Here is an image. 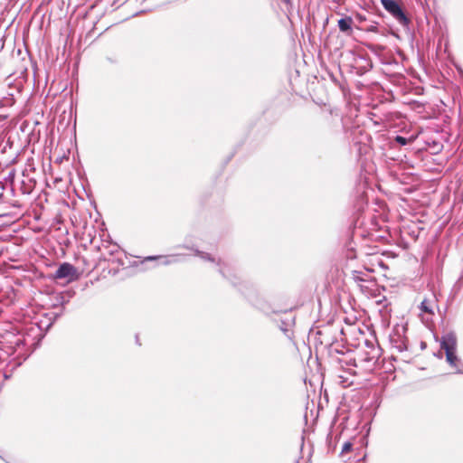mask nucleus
<instances>
[{
  "label": "nucleus",
  "instance_id": "1",
  "mask_svg": "<svg viewBox=\"0 0 463 463\" xmlns=\"http://www.w3.org/2000/svg\"><path fill=\"white\" fill-rule=\"evenodd\" d=\"M343 335V328L335 323L334 316L330 317L327 324L320 329V345H324L323 358L337 369L345 370L348 366H355L350 352L339 343L338 338Z\"/></svg>",
  "mask_w": 463,
  "mask_h": 463
},
{
  "label": "nucleus",
  "instance_id": "7",
  "mask_svg": "<svg viewBox=\"0 0 463 463\" xmlns=\"http://www.w3.org/2000/svg\"><path fill=\"white\" fill-rule=\"evenodd\" d=\"M355 73L359 76H363L373 68V63L370 58L363 55H358L354 59Z\"/></svg>",
  "mask_w": 463,
  "mask_h": 463
},
{
  "label": "nucleus",
  "instance_id": "3",
  "mask_svg": "<svg viewBox=\"0 0 463 463\" xmlns=\"http://www.w3.org/2000/svg\"><path fill=\"white\" fill-rule=\"evenodd\" d=\"M440 348L445 351L447 363L456 369L457 373H463L460 368L461 360L457 355V335L454 331L447 332L441 336Z\"/></svg>",
  "mask_w": 463,
  "mask_h": 463
},
{
  "label": "nucleus",
  "instance_id": "14",
  "mask_svg": "<svg viewBox=\"0 0 463 463\" xmlns=\"http://www.w3.org/2000/svg\"><path fill=\"white\" fill-rule=\"evenodd\" d=\"M361 291L365 293V294H371V291H372V285L371 284H368V283H361L358 285Z\"/></svg>",
  "mask_w": 463,
  "mask_h": 463
},
{
  "label": "nucleus",
  "instance_id": "2",
  "mask_svg": "<svg viewBox=\"0 0 463 463\" xmlns=\"http://www.w3.org/2000/svg\"><path fill=\"white\" fill-rule=\"evenodd\" d=\"M320 128L325 133L341 132L343 128L342 117L336 107L320 103Z\"/></svg>",
  "mask_w": 463,
  "mask_h": 463
},
{
  "label": "nucleus",
  "instance_id": "22",
  "mask_svg": "<svg viewBox=\"0 0 463 463\" xmlns=\"http://www.w3.org/2000/svg\"><path fill=\"white\" fill-rule=\"evenodd\" d=\"M364 460V457L361 458H358L356 463H361V461Z\"/></svg>",
  "mask_w": 463,
  "mask_h": 463
},
{
  "label": "nucleus",
  "instance_id": "21",
  "mask_svg": "<svg viewBox=\"0 0 463 463\" xmlns=\"http://www.w3.org/2000/svg\"><path fill=\"white\" fill-rule=\"evenodd\" d=\"M322 389H323V383H320V389H319L320 397L322 396Z\"/></svg>",
  "mask_w": 463,
  "mask_h": 463
},
{
  "label": "nucleus",
  "instance_id": "18",
  "mask_svg": "<svg viewBox=\"0 0 463 463\" xmlns=\"http://www.w3.org/2000/svg\"><path fill=\"white\" fill-rule=\"evenodd\" d=\"M367 31L376 33L378 32V28L376 25H371L370 27H368Z\"/></svg>",
  "mask_w": 463,
  "mask_h": 463
},
{
  "label": "nucleus",
  "instance_id": "11",
  "mask_svg": "<svg viewBox=\"0 0 463 463\" xmlns=\"http://www.w3.org/2000/svg\"><path fill=\"white\" fill-rule=\"evenodd\" d=\"M353 447H354V444L352 441L350 440H346L343 443L342 445V449H341V451H340V457L342 458V460L344 462H345L346 460L350 459L351 458L350 457H346L347 454L351 453L352 450H353Z\"/></svg>",
  "mask_w": 463,
  "mask_h": 463
},
{
  "label": "nucleus",
  "instance_id": "15",
  "mask_svg": "<svg viewBox=\"0 0 463 463\" xmlns=\"http://www.w3.org/2000/svg\"><path fill=\"white\" fill-rule=\"evenodd\" d=\"M395 141L400 146H406L408 144V142H409V139L407 137H405L398 135V136L395 137Z\"/></svg>",
  "mask_w": 463,
  "mask_h": 463
},
{
  "label": "nucleus",
  "instance_id": "16",
  "mask_svg": "<svg viewBox=\"0 0 463 463\" xmlns=\"http://www.w3.org/2000/svg\"><path fill=\"white\" fill-rule=\"evenodd\" d=\"M339 378L342 379L340 383L343 384L344 387H346L352 383V382H349L348 379L344 378L342 375H339Z\"/></svg>",
  "mask_w": 463,
  "mask_h": 463
},
{
  "label": "nucleus",
  "instance_id": "17",
  "mask_svg": "<svg viewBox=\"0 0 463 463\" xmlns=\"http://www.w3.org/2000/svg\"><path fill=\"white\" fill-rule=\"evenodd\" d=\"M354 235L355 236H364V233L355 226L354 231Z\"/></svg>",
  "mask_w": 463,
  "mask_h": 463
},
{
  "label": "nucleus",
  "instance_id": "13",
  "mask_svg": "<svg viewBox=\"0 0 463 463\" xmlns=\"http://www.w3.org/2000/svg\"><path fill=\"white\" fill-rule=\"evenodd\" d=\"M372 354L371 355H368L364 358V361L366 362H373V361H376L378 356H379V349H376V348H373L372 350Z\"/></svg>",
  "mask_w": 463,
  "mask_h": 463
},
{
  "label": "nucleus",
  "instance_id": "24",
  "mask_svg": "<svg viewBox=\"0 0 463 463\" xmlns=\"http://www.w3.org/2000/svg\"><path fill=\"white\" fill-rule=\"evenodd\" d=\"M319 366H320V371H321V370H322V367H323V364H322V363H321V362H320V364H319Z\"/></svg>",
  "mask_w": 463,
  "mask_h": 463
},
{
  "label": "nucleus",
  "instance_id": "5",
  "mask_svg": "<svg viewBox=\"0 0 463 463\" xmlns=\"http://www.w3.org/2000/svg\"><path fill=\"white\" fill-rule=\"evenodd\" d=\"M80 273L77 269L71 263L64 262L59 266L54 274V279H67L68 282L78 280Z\"/></svg>",
  "mask_w": 463,
  "mask_h": 463
},
{
  "label": "nucleus",
  "instance_id": "12",
  "mask_svg": "<svg viewBox=\"0 0 463 463\" xmlns=\"http://www.w3.org/2000/svg\"><path fill=\"white\" fill-rule=\"evenodd\" d=\"M420 308L424 313L433 314L432 307H430V302L426 298L420 302Z\"/></svg>",
  "mask_w": 463,
  "mask_h": 463
},
{
  "label": "nucleus",
  "instance_id": "23",
  "mask_svg": "<svg viewBox=\"0 0 463 463\" xmlns=\"http://www.w3.org/2000/svg\"><path fill=\"white\" fill-rule=\"evenodd\" d=\"M325 71H326V74H327V75H329L330 77H333V75L330 73V71H327V69H326V68L325 69Z\"/></svg>",
  "mask_w": 463,
  "mask_h": 463
},
{
  "label": "nucleus",
  "instance_id": "20",
  "mask_svg": "<svg viewBox=\"0 0 463 463\" xmlns=\"http://www.w3.org/2000/svg\"><path fill=\"white\" fill-rule=\"evenodd\" d=\"M324 398H325V400H326V402H328V396H327V392H326V391H325Z\"/></svg>",
  "mask_w": 463,
  "mask_h": 463
},
{
  "label": "nucleus",
  "instance_id": "6",
  "mask_svg": "<svg viewBox=\"0 0 463 463\" xmlns=\"http://www.w3.org/2000/svg\"><path fill=\"white\" fill-rule=\"evenodd\" d=\"M406 328L402 326L401 329L397 328L390 335V342L393 348L402 353L408 349V339L405 336Z\"/></svg>",
  "mask_w": 463,
  "mask_h": 463
},
{
  "label": "nucleus",
  "instance_id": "8",
  "mask_svg": "<svg viewBox=\"0 0 463 463\" xmlns=\"http://www.w3.org/2000/svg\"><path fill=\"white\" fill-rule=\"evenodd\" d=\"M340 437V432L337 430H331L326 438V447L328 453H334L336 448V443Z\"/></svg>",
  "mask_w": 463,
  "mask_h": 463
},
{
  "label": "nucleus",
  "instance_id": "4",
  "mask_svg": "<svg viewBox=\"0 0 463 463\" xmlns=\"http://www.w3.org/2000/svg\"><path fill=\"white\" fill-rule=\"evenodd\" d=\"M383 8L402 25L407 26L410 19L396 0H381Z\"/></svg>",
  "mask_w": 463,
  "mask_h": 463
},
{
  "label": "nucleus",
  "instance_id": "19",
  "mask_svg": "<svg viewBox=\"0 0 463 463\" xmlns=\"http://www.w3.org/2000/svg\"><path fill=\"white\" fill-rule=\"evenodd\" d=\"M461 280H463V269H462L461 275H460V277H459V279H458V281H457V283H456V284H457V285H458V284H459Z\"/></svg>",
  "mask_w": 463,
  "mask_h": 463
},
{
  "label": "nucleus",
  "instance_id": "10",
  "mask_svg": "<svg viewBox=\"0 0 463 463\" xmlns=\"http://www.w3.org/2000/svg\"><path fill=\"white\" fill-rule=\"evenodd\" d=\"M353 20L351 17L346 16L338 20V27L341 32L348 33L352 31Z\"/></svg>",
  "mask_w": 463,
  "mask_h": 463
},
{
  "label": "nucleus",
  "instance_id": "9",
  "mask_svg": "<svg viewBox=\"0 0 463 463\" xmlns=\"http://www.w3.org/2000/svg\"><path fill=\"white\" fill-rule=\"evenodd\" d=\"M352 279L355 283H357V285L361 283H368L372 286H375V281L373 280L367 274L362 271L354 270L352 273Z\"/></svg>",
  "mask_w": 463,
  "mask_h": 463
}]
</instances>
